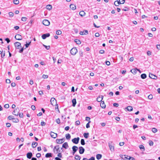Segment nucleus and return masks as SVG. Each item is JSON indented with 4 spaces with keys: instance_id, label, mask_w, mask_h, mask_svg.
Wrapping results in <instances>:
<instances>
[{
    "instance_id": "nucleus-17",
    "label": "nucleus",
    "mask_w": 160,
    "mask_h": 160,
    "mask_svg": "<svg viewBox=\"0 0 160 160\" xmlns=\"http://www.w3.org/2000/svg\"><path fill=\"white\" fill-rule=\"evenodd\" d=\"M128 157L129 156L125 155H122V157H121L124 160H127V159H128Z\"/></svg>"
},
{
    "instance_id": "nucleus-35",
    "label": "nucleus",
    "mask_w": 160,
    "mask_h": 160,
    "mask_svg": "<svg viewBox=\"0 0 160 160\" xmlns=\"http://www.w3.org/2000/svg\"><path fill=\"white\" fill-rule=\"evenodd\" d=\"M13 122H19V120L18 118H13Z\"/></svg>"
},
{
    "instance_id": "nucleus-52",
    "label": "nucleus",
    "mask_w": 160,
    "mask_h": 160,
    "mask_svg": "<svg viewBox=\"0 0 160 160\" xmlns=\"http://www.w3.org/2000/svg\"><path fill=\"white\" fill-rule=\"evenodd\" d=\"M125 0H119V2L120 4H123L125 2Z\"/></svg>"
},
{
    "instance_id": "nucleus-34",
    "label": "nucleus",
    "mask_w": 160,
    "mask_h": 160,
    "mask_svg": "<svg viewBox=\"0 0 160 160\" xmlns=\"http://www.w3.org/2000/svg\"><path fill=\"white\" fill-rule=\"evenodd\" d=\"M75 159L77 160H80L81 159V158L79 155H75Z\"/></svg>"
},
{
    "instance_id": "nucleus-10",
    "label": "nucleus",
    "mask_w": 160,
    "mask_h": 160,
    "mask_svg": "<svg viewBox=\"0 0 160 160\" xmlns=\"http://www.w3.org/2000/svg\"><path fill=\"white\" fill-rule=\"evenodd\" d=\"M149 77L150 78L154 79H156L157 78V76L150 73L149 74Z\"/></svg>"
},
{
    "instance_id": "nucleus-54",
    "label": "nucleus",
    "mask_w": 160,
    "mask_h": 160,
    "mask_svg": "<svg viewBox=\"0 0 160 160\" xmlns=\"http://www.w3.org/2000/svg\"><path fill=\"white\" fill-rule=\"evenodd\" d=\"M9 107V105L8 104H6L4 105V107L6 108H8Z\"/></svg>"
},
{
    "instance_id": "nucleus-9",
    "label": "nucleus",
    "mask_w": 160,
    "mask_h": 160,
    "mask_svg": "<svg viewBox=\"0 0 160 160\" xmlns=\"http://www.w3.org/2000/svg\"><path fill=\"white\" fill-rule=\"evenodd\" d=\"M15 38L18 40H21L22 39V36L20 34H17L15 37Z\"/></svg>"
},
{
    "instance_id": "nucleus-24",
    "label": "nucleus",
    "mask_w": 160,
    "mask_h": 160,
    "mask_svg": "<svg viewBox=\"0 0 160 160\" xmlns=\"http://www.w3.org/2000/svg\"><path fill=\"white\" fill-rule=\"evenodd\" d=\"M79 14L80 16L82 17V16H85V13L84 11H80L79 12Z\"/></svg>"
},
{
    "instance_id": "nucleus-8",
    "label": "nucleus",
    "mask_w": 160,
    "mask_h": 160,
    "mask_svg": "<svg viewBox=\"0 0 160 160\" xmlns=\"http://www.w3.org/2000/svg\"><path fill=\"white\" fill-rule=\"evenodd\" d=\"M79 152L80 154H82L84 153L85 149L84 148L82 147H80L79 148Z\"/></svg>"
},
{
    "instance_id": "nucleus-48",
    "label": "nucleus",
    "mask_w": 160,
    "mask_h": 160,
    "mask_svg": "<svg viewBox=\"0 0 160 160\" xmlns=\"http://www.w3.org/2000/svg\"><path fill=\"white\" fill-rule=\"evenodd\" d=\"M153 142L151 140H150L149 141V145H150V146H152L153 145Z\"/></svg>"
},
{
    "instance_id": "nucleus-4",
    "label": "nucleus",
    "mask_w": 160,
    "mask_h": 160,
    "mask_svg": "<svg viewBox=\"0 0 160 160\" xmlns=\"http://www.w3.org/2000/svg\"><path fill=\"white\" fill-rule=\"evenodd\" d=\"M79 139L80 138L79 137H77L72 139V141L73 143L77 144L78 143Z\"/></svg>"
},
{
    "instance_id": "nucleus-37",
    "label": "nucleus",
    "mask_w": 160,
    "mask_h": 160,
    "mask_svg": "<svg viewBox=\"0 0 160 160\" xmlns=\"http://www.w3.org/2000/svg\"><path fill=\"white\" fill-rule=\"evenodd\" d=\"M81 144L82 145H84L85 144V141L84 139H82L81 140Z\"/></svg>"
},
{
    "instance_id": "nucleus-27",
    "label": "nucleus",
    "mask_w": 160,
    "mask_h": 160,
    "mask_svg": "<svg viewBox=\"0 0 160 160\" xmlns=\"http://www.w3.org/2000/svg\"><path fill=\"white\" fill-rule=\"evenodd\" d=\"M102 155L101 154H98L96 155V158L98 160H99L102 158Z\"/></svg>"
},
{
    "instance_id": "nucleus-12",
    "label": "nucleus",
    "mask_w": 160,
    "mask_h": 160,
    "mask_svg": "<svg viewBox=\"0 0 160 160\" xmlns=\"http://www.w3.org/2000/svg\"><path fill=\"white\" fill-rule=\"evenodd\" d=\"M50 135L52 138H56L57 136V133H55L52 132H51Z\"/></svg>"
},
{
    "instance_id": "nucleus-7",
    "label": "nucleus",
    "mask_w": 160,
    "mask_h": 160,
    "mask_svg": "<svg viewBox=\"0 0 160 160\" xmlns=\"http://www.w3.org/2000/svg\"><path fill=\"white\" fill-rule=\"evenodd\" d=\"M72 154L73 155H74V154L75 153L77 152V150L78 149V148L75 146H73L72 148Z\"/></svg>"
},
{
    "instance_id": "nucleus-15",
    "label": "nucleus",
    "mask_w": 160,
    "mask_h": 160,
    "mask_svg": "<svg viewBox=\"0 0 160 160\" xmlns=\"http://www.w3.org/2000/svg\"><path fill=\"white\" fill-rule=\"evenodd\" d=\"M68 147V143L67 142H65L62 145V148H61V149H62V148L66 149Z\"/></svg>"
},
{
    "instance_id": "nucleus-64",
    "label": "nucleus",
    "mask_w": 160,
    "mask_h": 160,
    "mask_svg": "<svg viewBox=\"0 0 160 160\" xmlns=\"http://www.w3.org/2000/svg\"><path fill=\"white\" fill-rule=\"evenodd\" d=\"M41 154L40 153H37L36 155V156L37 158H39L41 157Z\"/></svg>"
},
{
    "instance_id": "nucleus-23",
    "label": "nucleus",
    "mask_w": 160,
    "mask_h": 160,
    "mask_svg": "<svg viewBox=\"0 0 160 160\" xmlns=\"http://www.w3.org/2000/svg\"><path fill=\"white\" fill-rule=\"evenodd\" d=\"M38 145V143L36 142H33L32 144V147L33 148H35Z\"/></svg>"
},
{
    "instance_id": "nucleus-31",
    "label": "nucleus",
    "mask_w": 160,
    "mask_h": 160,
    "mask_svg": "<svg viewBox=\"0 0 160 160\" xmlns=\"http://www.w3.org/2000/svg\"><path fill=\"white\" fill-rule=\"evenodd\" d=\"M109 146L110 148V149L112 151H114V147L113 146L111 145H109Z\"/></svg>"
},
{
    "instance_id": "nucleus-36",
    "label": "nucleus",
    "mask_w": 160,
    "mask_h": 160,
    "mask_svg": "<svg viewBox=\"0 0 160 160\" xmlns=\"http://www.w3.org/2000/svg\"><path fill=\"white\" fill-rule=\"evenodd\" d=\"M97 101L98 102H100L102 101V99H101L100 96L98 97L97 98Z\"/></svg>"
},
{
    "instance_id": "nucleus-61",
    "label": "nucleus",
    "mask_w": 160,
    "mask_h": 160,
    "mask_svg": "<svg viewBox=\"0 0 160 160\" xmlns=\"http://www.w3.org/2000/svg\"><path fill=\"white\" fill-rule=\"evenodd\" d=\"M41 124L42 126H45L46 125V123L44 122H42Z\"/></svg>"
},
{
    "instance_id": "nucleus-21",
    "label": "nucleus",
    "mask_w": 160,
    "mask_h": 160,
    "mask_svg": "<svg viewBox=\"0 0 160 160\" xmlns=\"http://www.w3.org/2000/svg\"><path fill=\"white\" fill-rule=\"evenodd\" d=\"M101 107L103 108H104L106 107V105L105 104L104 102V101H102L101 104Z\"/></svg>"
},
{
    "instance_id": "nucleus-5",
    "label": "nucleus",
    "mask_w": 160,
    "mask_h": 160,
    "mask_svg": "<svg viewBox=\"0 0 160 160\" xmlns=\"http://www.w3.org/2000/svg\"><path fill=\"white\" fill-rule=\"evenodd\" d=\"M14 44L15 45L16 48L17 49H19L20 48L22 47L21 46V44L19 42H15L14 43Z\"/></svg>"
},
{
    "instance_id": "nucleus-56",
    "label": "nucleus",
    "mask_w": 160,
    "mask_h": 160,
    "mask_svg": "<svg viewBox=\"0 0 160 160\" xmlns=\"http://www.w3.org/2000/svg\"><path fill=\"white\" fill-rule=\"evenodd\" d=\"M18 115H19V117L20 118H22L23 117V113H19V114L18 113Z\"/></svg>"
},
{
    "instance_id": "nucleus-62",
    "label": "nucleus",
    "mask_w": 160,
    "mask_h": 160,
    "mask_svg": "<svg viewBox=\"0 0 160 160\" xmlns=\"http://www.w3.org/2000/svg\"><path fill=\"white\" fill-rule=\"evenodd\" d=\"M5 40L8 43H9L10 42V40L8 38H5Z\"/></svg>"
},
{
    "instance_id": "nucleus-38",
    "label": "nucleus",
    "mask_w": 160,
    "mask_h": 160,
    "mask_svg": "<svg viewBox=\"0 0 160 160\" xmlns=\"http://www.w3.org/2000/svg\"><path fill=\"white\" fill-rule=\"evenodd\" d=\"M114 5L116 6H118L120 4L119 2V1H116L114 2Z\"/></svg>"
},
{
    "instance_id": "nucleus-32",
    "label": "nucleus",
    "mask_w": 160,
    "mask_h": 160,
    "mask_svg": "<svg viewBox=\"0 0 160 160\" xmlns=\"http://www.w3.org/2000/svg\"><path fill=\"white\" fill-rule=\"evenodd\" d=\"M128 111H131L132 110V108L131 106H128L127 108Z\"/></svg>"
},
{
    "instance_id": "nucleus-6",
    "label": "nucleus",
    "mask_w": 160,
    "mask_h": 160,
    "mask_svg": "<svg viewBox=\"0 0 160 160\" xmlns=\"http://www.w3.org/2000/svg\"><path fill=\"white\" fill-rule=\"evenodd\" d=\"M42 23L45 26H48L50 25V22L48 20L44 19L42 21Z\"/></svg>"
},
{
    "instance_id": "nucleus-60",
    "label": "nucleus",
    "mask_w": 160,
    "mask_h": 160,
    "mask_svg": "<svg viewBox=\"0 0 160 160\" xmlns=\"http://www.w3.org/2000/svg\"><path fill=\"white\" fill-rule=\"evenodd\" d=\"M31 108L33 110H35V109H36L35 106L34 105H32V106H31Z\"/></svg>"
},
{
    "instance_id": "nucleus-63",
    "label": "nucleus",
    "mask_w": 160,
    "mask_h": 160,
    "mask_svg": "<svg viewBox=\"0 0 160 160\" xmlns=\"http://www.w3.org/2000/svg\"><path fill=\"white\" fill-rule=\"evenodd\" d=\"M6 82L8 83H10L11 82L10 80L9 79H6Z\"/></svg>"
},
{
    "instance_id": "nucleus-40",
    "label": "nucleus",
    "mask_w": 160,
    "mask_h": 160,
    "mask_svg": "<svg viewBox=\"0 0 160 160\" xmlns=\"http://www.w3.org/2000/svg\"><path fill=\"white\" fill-rule=\"evenodd\" d=\"M56 34L58 35H60L62 34V32L60 30H58L56 32Z\"/></svg>"
},
{
    "instance_id": "nucleus-53",
    "label": "nucleus",
    "mask_w": 160,
    "mask_h": 160,
    "mask_svg": "<svg viewBox=\"0 0 160 160\" xmlns=\"http://www.w3.org/2000/svg\"><path fill=\"white\" fill-rule=\"evenodd\" d=\"M27 19V18L25 17H22V20L23 21H26Z\"/></svg>"
},
{
    "instance_id": "nucleus-46",
    "label": "nucleus",
    "mask_w": 160,
    "mask_h": 160,
    "mask_svg": "<svg viewBox=\"0 0 160 160\" xmlns=\"http://www.w3.org/2000/svg\"><path fill=\"white\" fill-rule=\"evenodd\" d=\"M148 98L149 99H152L153 98V96L152 94H150L148 96Z\"/></svg>"
},
{
    "instance_id": "nucleus-13",
    "label": "nucleus",
    "mask_w": 160,
    "mask_h": 160,
    "mask_svg": "<svg viewBox=\"0 0 160 160\" xmlns=\"http://www.w3.org/2000/svg\"><path fill=\"white\" fill-rule=\"evenodd\" d=\"M79 33L81 35L87 34L88 33V31L87 30H85L83 31H81Z\"/></svg>"
},
{
    "instance_id": "nucleus-43",
    "label": "nucleus",
    "mask_w": 160,
    "mask_h": 160,
    "mask_svg": "<svg viewBox=\"0 0 160 160\" xmlns=\"http://www.w3.org/2000/svg\"><path fill=\"white\" fill-rule=\"evenodd\" d=\"M13 117V116H9L8 117V118L9 120H13L14 118Z\"/></svg>"
},
{
    "instance_id": "nucleus-19",
    "label": "nucleus",
    "mask_w": 160,
    "mask_h": 160,
    "mask_svg": "<svg viewBox=\"0 0 160 160\" xmlns=\"http://www.w3.org/2000/svg\"><path fill=\"white\" fill-rule=\"evenodd\" d=\"M140 149L142 151H144L145 150L144 146L142 145H140L139 146Z\"/></svg>"
},
{
    "instance_id": "nucleus-57",
    "label": "nucleus",
    "mask_w": 160,
    "mask_h": 160,
    "mask_svg": "<svg viewBox=\"0 0 160 160\" xmlns=\"http://www.w3.org/2000/svg\"><path fill=\"white\" fill-rule=\"evenodd\" d=\"M42 78H44V79H45V78H48V76L47 75H45V74H43V75H42Z\"/></svg>"
},
{
    "instance_id": "nucleus-26",
    "label": "nucleus",
    "mask_w": 160,
    "mask_h": 160,
    "mask_svg": "<svg viewBox=\"0 0 160 160\" xmlns=\"http://www.w3.org/2000/svg\"><path fill=\"white\" fill-rule=\"evenodd\" d=\"M141 77L142 79H145L147 78V75L145 73L142 74L141 75Z\"/></svg>"
},
{
    "instance_id": "nucleus-25",
    "label": "nucleus",
    "mask_w": 160,
    "mask_h": 160,
    "mask_svg": "<svg viewBox=\"0 0 160 160\" xmlns=\"http://www.w3.org/2000/svg\"><path fill=\"white\" fill-rule=\"evenodd\" d=\"M52 157V154L51 153H47L45 155V157L47 158H50Z\"/></svg>"
},
{
    "instance_id": "nucleus-44",
    "label": "nucleus",
    "mask_w": 160,
    "mask_h": 160,
    "mask_svg": "<svg viewBox=\"0 0 160 160\" xmlns=\"http://www.w3.org/2000/svg\"><path fill=\"white\" fill-rule=\"evenodd\" d=\"M91 122L90 121H89L88 122L87 124L86 125V127L87 128H90V125L89 124Z\"/></svg>"
},
{
    "instance_id": "nucleus-1",
    "label": "nucleus",
    "mask_w": 160,
    "mask_h": 160,
    "mask_svg": "<svg viewBox=\"0 0 160 160\" xmlns=\"http://www.w3.org/2000/svg\"><path fill=\"white\" fill-rule=\"evenodd\" d=\"M77 52L78 51L76 48H73L70 50V53L71 54L73 55H75Z\"/></svg>"
},
{
    "instance_id": "nucleus-49",
    "label": "nucleus",
    "mask_w": 160,
    "mask_h": 160,
    "mask_svg": "<svg viewBox=\"0 0 160 160\" xmlns=\"http://www.w3.org/2000/svg\"><path fill=\"white\" fill-rule=\"evenodd\" d=\"M56 122L58 124H60V119L58 118L56 119Z\"/></svg>"
},
{
    "instance_id": "nucleus-2",
    "label": "nucleus",
    "mask_w": 160,
    "mask_h": 160,
    "mask_svg": "<svg viewBox=\"0 0 160 160\" xmlns=\"http://www.w3.org/2000/svg\"><path fill=\"white\" fill-rule=\"evenodd\" d=\"M19 112V108H18L14 110L12 112V114L16 116H18Z\"/></svg>"
},
{
    "instance_id": "nucleus-3",
    "label": "nucleus",
    "mask_w": 160,
    "mask_h": 160,
    "mask_svg": "<svg viewBox=\"0 0 160 160\" xmlns=\"http://www.w3.org/2000/svg\"><path fill=\"white\" fill-rule=\"evenodd\" d=\"M64 138L60 139H57L56 140V142L58 144H62L64 142Z\"/></svg>"
},
{
    "instance_id": "nucleus-42",
    "label": "nucleus",
    "mask_w": 160,
    "mask_h": 160,
    "mask_svg": "<svg viewBox=\"0 0 160 160\" xmlns=\"http://www.w3.org/2000/svg\"><path fill=\"white\" fill-rule=\"evenodd\" d=\"M31 43V42H28V43H27V42H26V43L25 44L26 48H28V47Z\"/></svg>"
},
{
    "instance_id": "nucleus-51",
    "label": "nucleus",
    "mask_w": 160,
    "mask_h": 160,
    "mask_svg": "<svg viewBox=\"0 0 160 160\" xmlns=\"http://www.w3.org/2000/svg\"><path fill=\"white\" fill-rule=\"evenodd\" d=\"M57 156L58 157V158H62V154L61 152H58Z\"/></svg>"
},
{
    "instance_id": "nucleus-22",
    "label": "nucleus",
    "mask_w": 160,
    "mask_h": 160,
    "mask_svg": "<svg viewBox=\"0 0 160 160\" xmlns=\"http://www.w3.org/2000/svg\"><path fill=\"white\" fill-rule=\"evenodd\" d=\"M46 8L47 9L50 10L52 9V6L51 5H48L46 6Z\"/></svg>"
},
{
    "instance_id": "nucleus-50",
    "label": "nucleus",
    "mask_w": 160,
    "mask_h": 160,
    "mask_svg": "<svg viewBox=\"0 0 160 160\" xmlns=\"http://www.w3.org/2000/svg\"><path fill=\"white\" fill-rule=\"evenodd\" d=\"M127 160H135V159L132 157H128V159Z\"/></svg>"
},
{
    "instance_id": "nucleus-16",
    "label": "nucleus",
    "mask_w": 160,
    "mask_h": 160,
    "mask_svg": "<svg viewBox=\"0 0 160 160\" xmlns=\"http://www.w3.org/2000/svg\"><path fill=\"white\" fill-rule=\"evenodd\" d=\"M32 156V154L31 152H28L27 154V158L28 159L31 158Z\"/></svg>"
},
{
    "instance_id": "nucleus-20",
    "label": "nucleus",
    "mask_w": 160,
    "mask_h": 160,
    "mask_svg": "<svg viewBox=\"0 0 160 160\" xmlns=\"http://www.w3.org/2000/svg\"><path fill=\"white\" fill-rule=\"evenodd\" d=\"M72 106L73 107H75L76 104V99H73L72 100Z\"/></svg>"
},
{
    "instance_id": "nucleus-18",
    "label": "nucleus",
    "mask_w": 160,
    "mask_h": 160,
    "mask_svg": "<svg viewBox=\"0 0 160 160\" xmlns=\"http://www.w3.org/2000/svg\"><path fill=\"white\" fill-rule=\"evenodd\" d=\"M70 7L71 9L73 10H74L76 9V6L73 4H71L70 6Z\"/></svg>"
},
{
    "instance_id": "nucleus-29",
    "label": "nucleus",
    "mask_w": 160,
    "mask_h": 160,
    "mask_svg": "<svg viewBox=\"0 0 160 160\" xmlns=\"http://www.w3.org/2000/svg\"><path fill=\"white\" fill-rule=\"evenodd\" d=\"M131 72L134 74H136L137 72V70L136 69H132L131 70Z\"/></svg>"
},
{
    "instance_id": "nucleus-30",
    "label": "nucleus",
    "mask_w": 160,
    "mask_h": 160,
    "mask_svg": "<svg viewBox=\"0 0 160 160\" xmlns=\"http://www.w3.org/2000/svg\"><path fill=\"white\" fill-rule=\"evenodd\" d=\"M74 41L78 44H80L81 43V42L79 40L75 39Z\"/></svg>"
},
{
    "instance_id": "nucleus-14",
    "label": "nucleus",
    "mask_w": 160,
    "mask_h": 160,
    "mask_svg": "<svg viewBox=\"0 0 160 160\" xmlns=\"http://www.w3.org/2000/svg\"><path fill=\"white\" fill-rule=\"evenodd\" d=\"M51 103L52 105H54L55 103H56V100L54 98H52L51 99Z\"/></svg>"
},
{
    "instance_id": "nucleus-39",
    "label": "nucleus",
    "mask_w": 160,
    "mask_h": 160,
    "mask_svg": "<svg viewBox=\"0 0 160 160\" xmlns=\"http://www.w3.org/2000/svg\"><path fill=\"white\" fill-rule=\"evenodd\" d=\"M13 2L14 4L17 5L19 4V1L18 0H14Z\"/></svg>"
},
{
    "instance_id": "nucleus-55",
    "label": "nucleus",
    "mask_w": 160,
    "mask_h": 160,
    "mask_svg": "<svg viewBox=\"0 0 160 160\" xmlns=\"http://www.w3.org/2000/svg\"><path fill=\"white\" fill-rule=\"evenodd\" d=\"M9 15L10 17H12L13 16L14 14L13 12H10L9 13Z\"/></svg>"
},
{
    "instance_id": "nucleus-11",
    "label": "nucleus",
    "mask_w": 160,
    "mask_h": 160,
    "mask_svg": "<svg viewBox=\"0 0 160 160\" xmlns=\"http://www.w3.org/2000/svg\"><path fill=\"white\" fill-rule=\"evenodd\" d=\"M50 36V34L49 33H47L46 34H43L42 36V37L43 39H45L47 37H49Z\"/></svg>"
},
{
    "instance_id": "nucleus-59",
    "label": "nucleus",
    "mask_w": 160,
    "mask_h": 160,
    "mask_svg": "<svg viewBox=\"0 0 160 160\" xmlns=\"http://www.w3.org/2000/svg\"><path fill=\"white\" fill-rule=\"evenodd\" d=\"M113 105L114 107H118L119 106V104L118 103H114L113 104Z\"/></svg>"
},
{
    "instance_id": "nucleus-45",
    "label": "nucleus",
    "mask_w": 160,
    "mask_h": 160,
    "mask_svg": "<svg viewBox=\"0 0 160 160\" xmlns=\"http://www.w3.org/2000/svg\"><path fill=\"white\" fill-rule=\"evenodd\" d=\"M152 131L153 132L155 133L157 131V129L155 128H153L152 129Z\"/></svg>"
},
{
    "instance_id": "nucleus-28",
    "label": "nucleus",
    "mask_w": 160,
    "mask_h": 160,
    "mask_svg": "<svg viewBox=\"0 0 160 160\" xmlns=\"http://www.w3.org/2000/svg\"><path fill=\"white\" fill-rule=\"evenodd\" d=\"M66 138L67 139L69 140L71 138V135H70L68 133L66 134L65 135Z\"/></svg>"
},
{
    "instance_id": "nucleus-33",
    "label": "nucleus",
    "mask_w": 160,
    "mask_h": 160,
    "mask_svg": "<svg viewBox=\"0 0 160 160\" xmlns=\"http://www.w3.org/2000/svg\"><path fill=\"white\" fill-rule=\"evenodd\" d=\"M89 134L88 133H85L83 134V136L85 138H87L88 137Z\"/></svg>"
},
{
    "instance_id": "nucleus-47",
    "label": "nucleus",
    "mask_w": 160,
    "mask_h": 160,
    "mask_svg": "<svg viewBox=\"0 0 160 160\" xmlns=\"http://www.w3.org/2000/svg\"><path fill=\"white\" fill-rule=\"evenodd\" d=\"M43 46L45 47V48L47 49V50H48L50 49V46H46L45 45H43Z\"/></svg>"
},
{
    "instance_id": "nucleus-58",
    "label": "nucleus",
    "mask_w": 160,
    "mask_h": 160,
    "mask_svg": "<svg viewBox=\"0 0 160 160\" xmlns=\"http://www.w3.org/2000/svg\"><path fill=\"white\" fill-rule=\"evenodd\" d=\"M80 124V122L79 121H77L75 122V124L77 125H79Z\"/></svg>"
},
{
    "instance_id": "nucleus-41",
    "label": "nucleus",
    "mask_w": 160,
    "mask_h": 160,
    "mask_svg": "<svg viewBox=\"0 0 160 160\" xmlns=\"http://www.w3.org/2000/svg\"><path fill=\"white\" fill-rule=\"evenodd\" d=\"M129 10V9L128 8L126 7H125L124 8L122 9V10L125 11H128Z\"/></svg>"
}]
</instances>
